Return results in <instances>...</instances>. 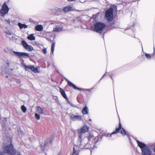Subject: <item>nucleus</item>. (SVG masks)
<instances>
[{
	"instance_id": "obj_6",
	"label": "nucleus",
	"mask_w": 155,
	"mask_h": 155,
	"mask_svg": "<svg viewBox=\"0 0 155 155\" xmlns=\"http://www.w3.org/2000/svg\"><path fill=\"white\" fill-rule=\"evenodd\" d=\"M9 10V8L6 4V3L5 2L2 6V8L0 10V15L1 16H3L6 14H7Z\"/></svg>"
},
{
	"instance_id": "obj_19",
	"label": "nucleus",
	"mask_w": 155,
	"mask_h": 155,
	"mask_svg": "<svg viewBox=\"0 0 155 155\" xmlns=\"http://www.w3.org/2000/svg\"><path fill=\"white\" fill-rule=\"evenodd\" d=\"M36 109L37 112L40 114H42L43 113V109L40 107L37 106L36 107Z\"/></svg>"
},
{
	"instance_id": "obj_41",
	"label": "nucleus",
	"mask_w": 155,
	"mask_h": 155,
	"mask_svg": "<svg viewBox=\"0 0 155 155\" xmlns=\"http://www.w3.org/2000/svg\"><path fill=\"white\" fill-rule=\"evenodd\" d=\"M7 21L8 22V23H10V21L8 20Z\"/></svg>"
},
{
	"instance_id": "obj_33",
	"label": "nucleus",
	"mask_w": 155,
	"mask_h": 155,
	"mask_svg": "<svg viewBox=\"0 0 155 155\" xmlns=\"http://www.w3.org/2000/svg\"><path fill=\"white\" fill-rule=\"evenodd\" d=\"M43 52L45 53L46 54L47 53V50L46 48H44L42 50Z\"/></svg>"
},
{
	"instance_id": "obj_4",
	"label": "nucleus",
	"mask_w": 155,
	"mask_h": 155,
	"mask_svg": "<svg viewBox=\"0 0 155 155\" xmlns=\"http://www.w3.org/2000/svg\"><path fill=\"white\" fill-rule=\"evenodd\" d=\"M121 127V123H120L119 124V126L112 133V134L110 135V136L111 137L112 135L116 134L117 133H119V131L120 130H121L120 131V133L122 135L124 136L127 135L128 137H129L130 136L129 134L126 132L124 128H122Z\"/></svg>"
},
{
	"instance_id": "obj_32",
	"label": "nucleus",
	"mask_w": 155,
	"mask_h": 155,
	"mask_svg": "<svg viewBox=\"0 0 155 155\" xmlns=\"http://www.w3.org/2000/svg\"><path fill=\"white\" fill-rule=\"evenodd\" d=\"M22 65L24 67L25 70L27 71V66H28V65H26L24 63Z\"/></svg>"
},
{
	"instance_id": "obj_18",
	"label": "nucleus",
	"mask_w": 155,
	"mask_h": 155,
	"mask_svg": "<svg viewBox=\"0 0 155 155\" xmlns=\"http://www.w3.org/2000/svg\"><path fill=\"white\" fill-rule=\"evenodd\" d=\"M59 90H60V91L61 95L64 98H67V97L66 96V95L64 90L61 88H60Z\"/></svg>"
},
{
	"instance_id": "obj_1",
	"label": "nucleus",
	"mask_w": 155,
	"mask_h": 155,
	"mask_svg": "<svg viewBox=\"0 0 155 155\" xmlns=\"http://www.w3.org/2000/svg\"><path fill=\"white\" fill-rule=\"evenodd\" d=\"M78 140L77 145H75L73 147V151L72 155H79V148L81 147L83 145L82 142V133H79L78 132Z\"/></svg>"
},
{
	"instance_id": "obj_10",
	"label": "nucleus",
	"mask_w": 155,
	"mask_h": 155,
	"mask_svg": "<svg viewBox=\"0 0 155 155\" xmlns=\"http://www.w3.org/2000/svg\"><path fill=\"white\" fill-rule=\"evenodd\" d=\"M21 44L24 48L28 51H31L33 50V47L31 46L28 45L25 41H22Z\"/></svg>"
},
{
	"instance_id": "obj_48",
	"label": "nucleus",
	"mask_w": 155,
	"mask_h": 155,
	"mask_svg": "<svg viewBox=\"0 0 155 155\" xmlns=\"http://www.w3.org/2000/svg\"><path fill=\"white\" fill-rule=\"evenodd\" d=\"M154 155H155V154Z\"/></svg>"
},
{
	"instance_id": "obj_42",
	"label": "nucleus",
	"mask_w": 155,
	"mask_h": 155,
	"mask_svg": "<svg viewBox=\"0 0 155 155\" xmlns=\"http://www.w3.org/2000/svg\"><path fill=\"white\" fill-rule=\"evenodd\" d=\"M57 73H59V71H58L57 70Z\"/></svg>"
},
{
	"instance_id": "obj_21",
	"label": "nucleus",
	"mask_w": 155,
	"mask_h": 155,
	"mask_svg": "<svg viewBox=\"0 0 155 155\" xmlns=\"http://www.w3.org/2000/svg\"><path fill=\"white\" fill-rule=\"evenodd\" d=\"M35 29L38 31H41L43 30V27L41 25H38L35 27Z\"/></svg>"
},
{
	"instance_id": "obj_13",
	"label": "nucleus",
	"mask_w": 155,
	"mask_h": 155,
	"mask_svg": "<svg viewBox=\"0 0 155 155\" xmlns=\"http://www.w3.org/2000/svg\"><path fill=\"white\" fill-rule=\"evenodd\" d=\"M137 142L138 146L141 149L142 151L146 147H148L145 144L138 140H137Z\"/></svg>"
},
{
	"instance_id": "obj_28",
	"label": "nucleus",
	"mask_w": 155,
	"mask_h": 155,
	"mask_svg": "<svg viewBox=\"0 0 155 155\" xmlns=\"http://www.w3.org/2000/svg\"><path fill=\"white\" fill-rule=\"evenodd\" d=\"M35 116L36 118L38 120H39L40 119V115L38 114H35Z\"/></svg>"
},
{
	"instance_id": "obj_45",
	"label": "nucleus",
	"mask_w": 155,
	"mask_h": 155,
	"mask_svg": "<svg viewBox=\"0 0 155 155\" xmlns=\"http://www.w3.org/2000/svg\"><path fill=\"white\" fill-rule=\"evenodd\" d=\"M109 134H107V137H108L109 136Z\"/></svg>"
},
{
	"instance_id": "obj_11",
	"label": "nucleus",
	"mask_w": 155,
	"mask_h": 155,
	"mask_svg": "<svg viewBox=\"0 0 155 155\" xmlns=\"http://www.w3.org/2000/svg\"><path fill=\"white\" fill-rule=\"evenodd\" d=\"M70 117L71 119L73 121H81L82 120L81 117L79 115H76L73 114H71L70 115Z\"/></svg>"
},
{
	"instance_id": "obj_26",
	"label": "nucleus",
	"mask_w": 155,
	"mask_h": 155,
	"mask_svg": "<svg viewBox=\"0 0 155 155\" xmlns=\"http://www.w3.org/2000/svg\"><path fill=\"white\" fill-rule=\"evenodd\" d=\"M55 10L57 11L56 13L57 15H59V13H60L63 11V9L58 8H56Z\"/></svg>"
},
{
	"instance_id": "obj_12",
	"label": "nucleus",
	"mask_w": 155,
	"mask_h": 155,
	"mask_svg": "<svg viewBox=\"0 0 155 155\" xmlns=\"http://www.w3.org/2000/svg\"><path fill=\"white\" fill-rule=\"evenodd\" d=\"M143 155H151V151L148 147H146L144 149L142 150Z\"/></svg>"
},
{
	"instance_id": "obj_24",
	"label": "nucleus",
	"mask_w": 155,
	"mask_h": 155,
	"mask_svg": "<svg viewBox=\"0 0 155 155\" xmlns=\"http://www.w3.org/2000/svg\"><path fill=\"white\" fill-rule=\"evenodd\" d=\"M88 109L86 107H85L82 110V113L84 114H86L88 113Z\"/></svg>"
},
{
	"instance_id": "obj_3",
	"label": "nucleus",
	"mask_w": 155,
	"mask_h": 155,
	"mask_svg": "<svg viewBox=\"0 0 155 155\" xmlns=\"http://www.w3.org/2000/svg\"><path fill=\"white\" fill-rule=\"evenodd\" d=\"M4 153H6L11 155H14L16 153L15 150L14 149L13 144L10 143L5 146L4 148Z\"/></svg>"
},
{
	"instance_id": "obj_36",
	"label": "nucleus",
	"mask_w": 155,
	"mask_h": 155,
	"mask_svg": "<svg viewBox=\"0 0 155 155\" xmlns=\"http://www.w3.org/2000/svg\"><path fill=\"white\" fill-rule=\"evenodd\" d=\"M0 155H5L4 153L2 152H0Z\"/></svg>"
},
{
	"instance_id": "obj_29",
	"label": "nucleus",
	"mask_w": 155,
	"mask_h": 155,
	"mask_svg": "<svg viewBox=\"0 0 155 155\" xmlns=\"http://www.w3.org/2000/svg\"><path fill=\"white\" fill-rule=\"evenodd\" d=\"M145 55L146 57L147 58V59H151V57L150 54L145 53Z\"/></svg>"
},
{
	"instance_id": "obj_8",
	"label": "nucleus",
	"mask_w": 155,
	"mask_h": 155,
	"mask_svg": "<svg viewBox=\"0 0 155 155\" xmlns=\"http://www.w3.org/2000/svg\"><path fill=\"white\" fill-rule=\"evenodd\" d=\"M65 80L67 81L68 84L69 85V86L71 87H73L74 89H78L79 90L81 91L82 90L83 91H87L89 92H90L91 91V90L92 89H81L77 87H76L73 83H71L70 81H68L67 79H66Z\"/></svg>"
},
{
	"instance_id": "obj_37",
	"label": "nucleus",
	"mask_w": 155,
	"mask_h": 155,
	"mask_svg": "<svg viewBox=\"0 0 155 155\" xmlns=\"http://www.w3.org/2000/svg\"><path fill=\"white\" fill-rule=\"evenodd\" d=\"M105 75H106V73L104 74L103 75V76L101 78V79L102 78H103L104 77Z\"/></svg>"
},
{
	"instance_id": "obj_5",
	"label": "nucleus",
	"mask_w": 155,
	"mask_h": 155,
	"mask_svg": "<svg viewBox=\"0 0 155 155\" xmlns=\"http://www.w3.org/2000/svg\"><path fill=\"white\" fill-rule=\"evenodd\" d=\"M105 26V25L104 23L101 22H98L94 25V28L93 30L100 33Z\"/></svg>"
},
{
	"instance_id": "obj_46",
	"label": "nucleus",
	"mask_w": 155,
	"mask_h": 155,
	"mask_svg": "<svg viewBox=\"0 0 155 155\" xmlns=\"http://www.w3.org/2000/svg\"><path fill=\"white\" fill-rule=\"evenodd\" d=\"M135 140H136V141H137V139H136V138H135Z\"/></svg>"
},
{
	"instance_id": "obj_17",
	"label": "nucleus",
	"mask_w": 155,
	"mask_h": 155,
	"mask_svg": "<svg viewBox=\"0 0 155 155\" xmlns=\"http://www.w3.org/2000/svg\"><path fill=\"white\" fill-rule=\"evenodd\" d=\"M84 147L86 149H93L94 147V145L93 144H90L89 143H87L84 146Z\"/></svg>"
},
{
	"instance_id": "obj_47",
	"label": "nucleus",
	"mask_w": 155,
	"mask_h": 155,
	"mask_svg": "<svg viewBox=\"0 0 155 155\" xmlns=\"http://www.w3.org/2000/svg\"><path fill=\"white\" fill-rule=\"evenodd\" d=\"M111 79H113V78H112V77H111Z\"/></svg>"
},
{
	"instance_id": "obj_43",
	"label": "nucleus",
	"mask_w": 155,
	"mask_h": 155,
	"mask_svg": "<svg viewBox=\"0 0 155 155\" xmlns=\"http://www.w3.org/2000/svg\"><path fill=\"white\" fill-rule=\"evenodd\" d=\"M18 83H20V81L19 80H18Z\"/></svg>"
},
{
	"instance_id": "obj_16",
	"label": "nucleus",
	"mask_w": 155,
	"mask_h": 155,
	"mask_svg": "<svg viewBox=\"0 0 155 155\" xmlns=\"http://www.w3.org/2000/svg\"><path fill=\"white\" fill-rule=\"evenodd\" d=\"M30 69L34 73L39 72L37 68H35L33 66L30 65L27 66V71Z\"/></svg>"
},
{
	"instance_id": "obj_9",
	"label": "nucleus",
	"mask_w": 155,
	"mask_h": 155,
	"mask_svg": "<svg viewBox=\"0 0 155 155\" xmlns=\"http://www.w3.org/2000/svg\"><path fill=\"white\" fill-rule=\"evenodd\" d=\"M52 141V139L50 138L48 140H47L44 143L41 144V147L42 150L43 151L47 146H48L49 144H51Z\"/></svg>"
},
{
	"instance_id": "obj_44",
	"label": "nucleus",
	"mask_w": 155,
	"mask_h": 155,
	"mask_svg": "<svg viewBox=\"0 0 155 155\" xmlns=\"http://www.w3.org/2000/svg\"><path fill=\"white\" fill-rule=\"evenodd\" d=\"M89 120L90 121H91V119H89Z\"/></svg>"
},
{
	"instance_id": "obj_14",
	"label": "nucleus",
	"mask_w": 155,
	"mask_h": 155,
	"mask_svg": "<svg viewBox=\"0 0 155 155\" xmlns=\"http://www.w3.org/2000/svg\"><path fill=\"white\" fill-rule=\"evenodd\" d=\"M74 10V8L72 6H66L63 9V11L65 13Z\"/></svg>"
},
{
	"instance_id": "obj_25",
	"label": "nucleus",
	"mask_w": 155,
	"mask_h": 155,
	"mask_svg": "<svg viewBox=\"0 0 155 155\" xmlns=\"http://www.w3.org/2000/svg\"><path fill=\"white\" fill-rule=\"evenodd\" d=\"M55 44V42H53L52 43V45L51 46V52L52 53V54H54V49Z\"/></svg>"
},
{
	"instance_id": "obj_39",
	"label": "nucleus",
	"mask_w": 155,
	"mask_h": 155,
	"mask_svg": "<svg viewBox=\"0 0 155 155\" xmlns=\"http://www.w3.org/2000/svg\"><path fill=\"white\" fill-rule=\"evenodd\" d=\"M85 1V0H84L83 1H81V0H80V2H84Z\"/></svg>"
},
{
	"instance_id": "obj_31",
	"label": "nucleus",
	"mask_w": 155,
	"mask_h": 155,
	"mask_svg": "<svg viewBox=\"0 0 155 155\" xmlns=\"http://www.w3.org/2000/svg\"><path fill=\"white\" fill-rule=\"evenodd\" d=\"M153 149V151L155 153V144H154L150 146Z\"/></svg>"
},
{
	"instance_id": "obj_22",
	"label": "nucleus",
	"mask_w": 155,
	"mask_h": 155,
	"mask_svg": "<svg viewBox=\"0 0 155 155\" xmlns=\"http://www.w3.org/2000/svg\"><path fill=\"white\" fill-rule=\"evenodd\" d=\"M18 25L21 29H22L23 28H27V25L25 24H22L20 22L18 23Z\"/></svg>"
},
{
	"instance_id": "obj_40",
	"label": "nucleus",
	"mask_w": 155,
	"mask_h": 155,
	"mask_svg": "<svg viewBox=\"0 0 155 155\" xmlns=\"http://www.w3.org/2000/svg\"><path fill=\"white\" fill-rule=\"evenodd\" d=\"M7 65H8V66H9V63L8 62H7Z\"/></svg>"
},
{
	"instance_id": "obj_38",
	"label": "nucleus",
	"mask_w": 155,
	"mask_h": 155,
	"mask_svg": "<svg viewBox=\"0 0 155 155\" xmlns=\"http://www.w3.org/2000/svg\"><path fill=\"white\" fill-rule=\"evenodd\" d=\"M68 1H74V0H68Z\"/></svg>"
},
{
	"instance_id": "obj_15",
	"label": "nucleus",
	"mask_w": 155,
	"mask_h": 155,
	"mask_svg": "<svg viewBox=\"0 0 155 155\" xmlns=\"http://www.w3.org/2000/svg\"><path fill=\"white\" fill-rule=\"evenodd\" d=\"M88 130V128L87 126H84L83 127L78 130L79 133H84Z\"/></svg>"
},
{
	"instance_id": "obj_20",
	"label": "nucleus",
	"mask_w": 155,
	"mask_h": 155,
	"mask_svg": "<svg viewBox=\"0 0 155 155\" xmlns=\"http://www.w3.org/2000/svg\"><path fill=\"white\" fill-rule=\"evenodd\" d=\"M63 30L62 27H59L57 26L56 27L54 28L53 31H55L59 32Z\"/></svg>"
},
{
	"instance_id": "obj_35",
	"label": "nucleus",
	"mask_w": 155,
	"mask_h": 155,
	"mask_svg": "<svg viewBox=\"0 0 155 155\" xmlns=\"http://www.w3.org/2000/svg\"><path fill=\"white\" fill-rule=\"evenodd\" d=\"M65 99L66 100V101H67V103H68L69 104H71V103L70 102V101L69 100L68 98L67 97V98H65Z\"/></svg>"
},
{
	"instance_id": "obj_2",
	"label": "nucleus",
	"mask_w": 155,
	"mask_h": 155,
	"mask_svg": "<svg viewBox=\"0 0 155 155\" xmlns=\"http://www.w3.org/2000/svg\"><path fill=\"white\" fill-rule=\"evenodd\" d=\"M113 8L111 7L105 11V18L107 21H110L113 19Z\"/></svg>"
},
{
	"instance_id": "obj_7",
	"label": "nucleus",
	"mask_w": 155,
	"mask_h": 155,
	"mask_svg": "<svg viewBox=\"0 0 155 155\" xmlns=\"http://www.w3.org/2000/svg\"><path fill=\"white\" fill-rule=\"evenodd\" d=\"M14 53L17 56L22 58H26L29 57L30 55L28 53L23 52H18L13 51Z\"/></svg>"
},
{
	"instance_id": "obj_30",
	"label": "nucleus",
	"mask_w": 155,
	"mask_h": 155,
	"mask_svg": "<svg viewBox=\"0 0 155 155\" xmlns=\"http://www.w3.org/2000/svg\"><path fill=\"white\" fill-rule=\"evenodd\" d=\"M94 136L92 134H89L87 137L88 140L89 141Z\"/></svg>"
},
{
	"instance_id": "obj_23",
	"label": "nucleus",
	"mask_w": 155,
	"mask_h": 155,
	"mask_svg": "<svg viewBox=\"0 0 155 155\" xmlns=\"http://www.w3.org/2000/svg\"><path fill=\"white\" fill-rule=\"evenodd\" d=\"M27 38L30 41H33L35 40V37L33 34H31L27 37Z\"/></svg>"
},
{
	"instance_id": "obj_34",
	"label": "nucleus",
	"mask_w": 155,
	"mask_h": 155,
	"mask_svg": "<svg viewBox=\"0 0 155 155\" xmlns=\"http://www.w3.org/2000/svg\"><path fill=\"white\" fill-rule=\"evenodd\" d=\"M6 34L8 35H12V32H11L8 31L7 32Z\"/></svg>"
},
{
	"instance_id": "obj_27",
	"label": "nucleus",
	"mask_w": 155,
	"mask_h": 155,
	"mask_svg": "<svg viewBox=\"0 0 155 155\" xmlns=\"http://www.w3.org/2000/svg\"><path fill=\"white\" fill-rule=\"evenodd\" d=\"M21 108L23 113H25L26 112V108L24 105H22L21 107Z\"/></svg>"
}]
</instances>
